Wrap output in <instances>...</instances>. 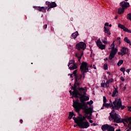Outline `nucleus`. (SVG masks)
Wrapping results in <instances>:
<instances>
[{
	"instance_id": "16",
	"label": "nucleus",
	"mask_w": 131,
	"mask_h": 131,
	"mask_svg": "<svg viewBox=\"0 0 131 131\" xmlns=\"http://www.w3.org/2000/svg\"><path fill=\"white\" fill-rule=\"evenodd\" d=\"M103 107H105L106 108H109V107H112V109H113V107H114V104L111 102V103H107L106 102L103 104Z\"/></svg>"
},
{
	"instance_id": "54",
	"label": "nucleus",
	"mask_w": 131,
	"mask_h": 131,
	"mask_svg": "<svg viewBox=\"0 0 131 131\" xmlns=\"http://www.w3.org/2000/svg\"><path fill=\"white\" fill-rule=\"evenodd\" d=\"M70 77H71V78L73 77V74H70Z\"/></svg>"
},
{
	"instance_id": "8",
	"label": "nucleus",
	"mask_w": 131,
	"mask_h": 131,
	"mask_svg": "<svg viewBox=\"0 0 131 131\" xmlns=\"http://www.w3.org/2000/svg\"><path fill=\"white\" fill-rule=\"evenodd\" d=\"M112 51L110 53V55L108 57L109 60H112L113 58L115 57V55L117 54V52H118V49L117 48H115V45H114V42L111 45Z\"/></svg>"
},
{
	"instance_id": "34",
	"label": "nucleus",
	"mask_w": 131,
	"mask_h": 131,
	"mask_svg": "<svg viewBox=\"0 0 131 131\" xmlns=\"http://www.w3.org/2000/svg\"><path fill=\"white\" fill-rule=\"evenodd\" d=\"M124 31L125 32H128V33H131V30L127 29V28H126L125 30H124Z\"/></svg>"
},
{
	"instance_id": "63",
	"label": "nucleus",
	"mask_w": 131,
	"mask_h": 131,
	"mask_svg": "<svg viewBox=\"0 0 131 131\" xmlns=\"http://www.w3.org/2000/svg\"><path fill=\"white\" fill-rule=\"evenodd\" d=\"M51 30H53V28H51Z\"/></svg>"
},
{
	"instance_id": "7",
	"label": "nucleus",
	"mask_w": 131,
	"mask_h": 131,
	"mask_svg": "<svg viewBox=\"0 0 131 131\" xmlns=\"http://www.w3.org/2000/svg\"><path fill=\"white\" fill-rule=\"evenodd\" d=\"M80 70L83 75V78H84L85 76V73L89 72V66H88V63L83 61L80 67Z\"/></svg>"
},
{
	"instance_id": "27",
	"label": "nucleus",
	"mask_w": 131,
	"mask_h": 131,
	"mask_svg": "<svg viewBox=\"0 0 131 131\" xmlns=\"http://www.w3.org/2000/svg\"><path fill=\"white\" fill-rule=\"evenodd\" d=\"M118 27L119 28H121V29H123V31H124V30L125 29V28H126V27H125L124 25H121L120 24H118Z\"/></svg>"
},
{
	"instance_id": "60",
	"label": "nucleus",
	"mask_w": 131,
	"mask_h": 131,
	"mask_svg": "<svg viewBox=\"0 0 131 131\" xmlns=\"http://www.w3.org/2000/svg\"><path fill=\"white\" fill-rule=\"evenodd\" d=\"M77 125H74V127H76V126H77Z\"/></svg>"
},
{
	"instance_id": "48",
	"label": "nucleus",
	"mask_w": 131,
	"mask_h": 131,
	"mask_svg": "<svg viewBox=\"0 0 131 131\" xmlns=\"http://www.w3.org/2000/svg\"><path fill=\"white\" fill-rule=\"evenodd\" d=\"M76 85L78 86L80 84V83L79 82H76Z\"/></svg>"
},
{
	"instance_id": "31",
	"label": "nucleus",
	"mask_w": 131,
	"mask_h": 131,
	"mask_svg": "<svg viewBox=\"0 0 131 131\" xmlns=\"http://www.w3.org/2000/svg\"><path fill=\"white\" fill-rule=\"evenodd\" d=\"M124 122H126L127 123H128V121H131V117H129L128 119H124Z\"/></svg>"
},
{
	"instance_id": "64",
	"label": "nucleus",
	"mask_w": 131,
	"mask_h": 131,
	"mask_svg": "<svg viewBox=\"0 0 131 131\" xmlns=\"http://www.w3.org/2000/svg\"><path fill=\"white\" fill-rule=\"evenodd\" d=\"M125 89H126V87L124 86V89L125 90Z\"/></svg>"
},
{
	"instance_id": "45",
	"label": "nucleus",
	"mask_w": 131,
	"mask_h": 131,
	"mask_svg": "<svg viewBox=\"0 0 131 131\" xmlns=\"http://www.w3.org/2000/svg\"><path fill=\"white\" fill-rule=\"evenodd\" d=\"M104 26H109V23H106L104 24Z\"/></svg>"
},
{
	"instance_id": "55",
	"label": "nucleus",
	"mask_w": 131,
	"mask_h": 131,
	"mask_svg": "<svg viewBox=\"0 0 131 131\" xmlns=\"http://www.w3.org/2000/svg\"><path fill=\"white\" fill-rule=\"evenodd\" d=\"M117 39L118 40H120V37H118L117 38Z\"/></svg>"
},
{
	"instance_id": "40",
	"label": "nucleus",
	"mask_w": 131,
	"mask_h": 131,
	"mask_svg": "<svg viewBox=\"0 0 131 131\" xmlns=\"http://www.w3.org/2000/svg\"><path fill=\"white\" fill-rule=\"evenodd\" d=\"M102 42L105 45H107V43H108V42H107V41L105 40H102Z\"/></svg>"
},
{
	"instance_id": "13",
	"label": "nucleus",
	"mask_w": 131,
	"mask_h": 131,
	"mask_svg": "<svg viewBox=\"0 0 131 131\" xmlns=\"http://www.w3.org/2000/svg\"><path fill=\"white\" fill-rule=\"evenodd\" d=\"M71 89L72 90H73V95L75 97L79 92V90H78V88H77V85H76V81H75L74 86H72Z\"/></svg>"
},
{
	"instance_id": "24",
	"label": "nucleus",
	"mask_w": 131,
	"mask_h": 131,
	"mask_svg": "<svg viewBox=\"0 0 131 131\" xmlns=\"http://www.w3.org/2000/svg\"><path fill=\"white\" fill-rule=\"evenodd\" d=\"M124 40L125 42H126L127 43H128L129 46H131L130 40L128 39V38H127V37H125L124 39Z\"/></svg>"
},
{
	"instance_id": "4",
	"label": "nucleus",
	"mask_w": 131,
	"mask_h": 131,
	"mask_svg": "<svg viewBox=\"0 0 131 131\" xmlns=\"http://www.w3.org/2000/svg\"><path fill=\"white\" fill-rule=\"evenodd\" d=\"M108 119L110 121L113 120V121L116 123H123V124L125 125V123L124 122V119H121L120 116L115 113V110L114 109H113L112 112L110 113Z\"/></svg>"
},
{
	"instance_id": "17",
	"label": "nucleus",
	"mask_w": 131,
	"mask_h": 131,
	"mask_svg": "<svg viewBox=\"0 0 131 131\" xmlns=\"http://www.w3.org/2000/svg\"><path fill=\"white\" fill-rule=\"evenodd\" d=\"M121 53H122V56H124V55L126 54L127 52H128V49L127 48L123 47L122 50H121Z\"/></svg>"
},
{
	"instance_id": "15",
	"label": "nucleus",
	"mask_w": 131,
	"mask_h": 131,
	"mask_svg": "<svg viewBox=\"0 0 131 131\" xmlns=\"http://www.w3.org/2000/svg\"><path fill=\"white\" fill-rule=\"evenodd\" d=\"M120 6L123 8V9H127L128 7H129V3L128 2H125L123 1L120 3Z\"/></svg>"
},
{
	"instance_id": "6",
	"label": "nucleus",
	"mask_w": 131,
	"mask_h": 131,
	"mask_svg": "<svg viewBox=\"0 0 131 131\" xmlns=\"http://www.w3.org/2000/svg\"><path fill=\"white\" fill-rule=\"evenodd\" d=\"M114 106L113 109L115 110H119V109H121V110H123L124 109V106L122 105V102H121V99L119 98V100L117 101V99H115L114 101H113Z\"/></svg>"
},
{
	"instance_id": "19",
	"label": "nucleus",
	"mask_w": 131,
	"mask_h": 131,
	"mask_svg": "<svg viewBox=\"0 0 131 131\" xmlns=\"http://www.w3.org/2000/svg\"><path fill=\"white\" fill-rule=\"evenodd\" d=\"M81 78H82V75H77V81H76V77H75V81H76V82H77L78 81H79V82H80V81H81Z\"/></svg>"
},
{
	"instance_id": "43",
	"label": "nucleus",
	"mask_w": 131,
	"mask_h": 131,
	"mask_svg": "<svg viewBox=\"0 0 131 131\" xmlns=\"http://www.w3.org/2000/svg\"><path fill=\"white\" fill-rule=\"evenodd\" d=\"M72 95V96L71 98H72V99H73V98H78V97H76L74 96V95L73 94H73Z\"/></svg>"
},
{
	"instance_id": "2",
	"label": "nucleus",
	"mask_w": 131,
	"mask_h": 131,
	"mask_svg": "<svg viewBox=\"0 0 131 131\" xmlns=\"http://www.w3.org/2000/svg\"><path fill=\"white\" fill-rule=\"evenodd\" d=\"M85 48H86V45L85 43L83 42H80L76 44V49L78 50V51H80V54L79 53H76L75 56L77 58H78V64H81V62H80V60L81 59V57L82 56V55H83V51L84 50H85ZM81 50L82 51H81Z\"/></svg>"
},
{
	"instance_id": "37",
	"label": "nucleus",
	"mask_w": 131,
	"mask_h": 131,
	"mask_svg": "<svg viewBox=\"0 0 131 131\" xmlns=\"http://www.w3.org/2000/svg\"><path fill=\"white\" fill-rule=\"evenodd\" d=\"M120 71H122V72L124 73V72H125V68H124V67L121 68Z\"/></svg>"
},
{
	"instance_id": "12",
	"label": "nucleus",
	"mask_w": 131,
	"mask_h": 131,
	"mask_svg": "<svg viewBox=\"0 0 131 131\" xmlns=\"http://www.w3.org/2000/svg\"><path fill=\"white\" fill-rule=\"evenodd\" d=\"M78 126H79L80 128H88V127H90V123L87 121L84 122H79Z\"/></svg>"
},
{
	"instance_id": "10",
	"label": "nucleus",
	"mask_w": 131,
	"mask_h": 131,
	"mask_svg": "<svg viewBox=\"0 0 131 131\" xmlns=\"http://www.w3.org/2000/svg\"><path fill=\"white\" fill-rule=\"evenodd\" d=\"M113 78L110 79L106 82L105 80H102L101 84V88H110V82H113Z\"/></svg>"
},
{
	"instance_id": "9",
	"label": "nucleus",
	"mask_w": 131,
	"mask_h": 131,
	"mask_svg": "<svg viewBox=\"0 0 131 131\" xmlns=\"http://www.w3.org/2000/svg\"><path fill=\"white\" fill-rule=\"evenodd\" d=\"M84 110V113L86 115L89 116H86L87 119L91 120L92 119V114L93 113V107H84L83 109Z\"/></svg>"
},
{
	"instance_id": "26",
	"label": "nucleus",
	"mask_w": 131,
	"mask_h": 131,
	"mask_svg": "<svg viewBox=\"0 0 131 131\" xmlns=\"http://www.w3.org/2000/svg\"><path fill=\"white\" fill-rule=\"evenodd\" d=\"M73 120H74L75 123H76L77 125H78V123H79V120H78V117L76 118L75 117L73 118Z\"/></svg>"
},
{
	"instance_id": "53",
	"label": "nucleus",
	"mask_w": 131,
	"mask_h": 131,
	"mask_svg": "<svg viewBox=\"0 0 131 131\" xmlns=\"http://www.w3.org/2000/svg\"><path fill=\"white\" fill-rule=\"evenodd\" d=\"M107 74H108V75H111V74L110 73V72H107Z\"/></svg>"
},
{
	"instance_id": "39",
	"label": "nucleus",
	"mask_w": 131,
	"mask_h": 131,
	"mask_svg": "<svg viewBox=\"0 0 131 131\" xmlns=\"http://www.w3.org/2000/svg\"><path fill=\"white\" fill-rule=\"evenodd\" d=\"M47 27H48V25H45L43 26V29H47Z\"/></svg>"
},
{
	"instance_id": "11",
	"label": "nucleus",
	"mask_w": 131,
	"mask_h": 131,
	"mask_svg": "<svg viewBox=\"0 0 131 131\" xmlns=\"http://www.w3.org/2000/svg\"><path fill=\"white\" fill-rule=\"evenodd\" d=\"M101 129L103 131H114L115 130V128H114L113 126H111V125H108V124H105L101 126Z\"/></svg>"
},
{
	"instance_id": "35",
	"label": "nucleus",
	"mask_w": 131,
	"mask_h": 131,
	"mask_svg": "<svg viewBox=\"0 0 131 131\" xmlns=\"http://www.w3.org/2000/svg\"><path fill=\"white\" fill-rule=\"evenodd\" d=\"M103 68L104 70H107L108 69V64L107 63H105L103 66Z\"/></svg>"
},
{
	"instance_id": "21",
	"label": "nucleus",
	"mask_w": 131,
	"mask_h": 131,
	"mask_svg": "<svg viewBox=\"0 0 131 131\" xmlns=\"http://www.w3.org/2000/svg\"><path fill=\"white\" fill-rule=\"evenodd\" d=\"M118 94V90L117 89L115 88V90H114L113 94H112V97H117Z\"/></svg>"
},
{
	"instance_id": "23",
	"label": "nucleus",
	"mask_w": 131,
	"mask_h": 131,
	"mask_svg": "<svg viewBox=\"0 0 131 131\" xmlns=\"http://www.w3.org/2000/svg\"><path fill=\"white\" fill-rule=\"evenodd\" d=\"M104 29L105 33H107L108 35H111V32L110 31V30H109V29L106 28V27H104Z\"/></svg>"
},
{
	"instance_id": "20",
	"label": "nucleus",
	"mask_w": 131,
	"mask_h": 131,
	"mask_svg": "<svg viewBox=\"0 0 131 131\" xmlns=\"http://www.w3.org/2000/svg\"><path fill=\"white\" fill-rule=\"evenodd\" d=\"M69 69H70V70H74L75 69H77V64L75 63L73 64L72 66H70L69 67Z\"/></svg>"
},
{
	"instance_id": "57",
	"label": "nucleus",
	"mask_w": 131,
	"mask_h": 131,
	"mask_svg": "<svg viewBox=\"0 0 131 131\" xmlns=\"http://www.w3.org/2000/svg\"><path fill=\"white\" fill-rule=\"evenodd\" d=\"M129 124H131V121H128Z\"/></svg>"
},
{
	"instance_id": "47",
	"label": "nucleus",
	"mask_w": 131,
	"mask_h": 131,
	"mask_svg": "<svg viewBox=\"0 0 131 131\" xmlns=\"http://www.w3.org/2000/svg\"><path fill=\"white\" fill-rule=\"evenodd\" d=\"M89 122H90V123H93V122H94V121L92 120H89Z\"/></svg>"
},
{
	"instance_id": "56",
	"label": "nucleus",
	"mask_w": 131,
	"mask_h": 131,
	"mask_svg": "<svg viewBox=\"0 0 131 131\" xmlns=\"http://www.w3.org/2000/svg\"><path fill=\"white\" fill-rule=\"evenodd\" d=\"M117 18H118V16H116L115 17V20H117Z\"/></svg>"
},
{
	"instance_id": "44",
	"label": "nucleus",
	"mask_w": 131,
	"mask_h": 131,
	"mask_svg": "<svg viewBox=\"0 0 131 131\" xmlns=\"http://www.w3.org/2000/svg\"><path fill=\"white\" fill-rule=\"evenodd\" d=\"M69 93H70V95H73V92H72L71 90L69 91Z\"/></svg>"
},
{
	"instance_id": "30",
	"label": "nucleus",
	"mask_w": 131,
	"mask_h": 131,
	"mask_svg": "<svg viewBox=\"0 0 131 131\" xmlns=\"http://www.w3.org/2000/svg\"><path fill=\"white\" fill-rule=\"evenodd\" d=\"M77 70H75L73 72V74L74 75L75 77H76V81L77 80Z\"/></svg>"
},
{
	"instance_id": "52",
	"label": "nucleus",
	"mask_w": 131,
	"mask_h": 131,
	"mask_svg": "<svg viewBox=\"0 0 131 131\" xmlns=\"http://www.w3.org/2000/svg\"><path fill=\"white\" fill-rule=\"evenodd\" d=\"M91 125H93L94 126H96V123H94L91 124Z\"/></svg>"
},
{
	"instance_id": "59",
	"label": "nucleus",
	"mask_w": 131,
	"mask_h": 131,
	"mask_svg": "<svg viewBox=\"0 0 131 131\" xmlns=\"http://www.w3.org/2000/svg\"><path fill=\"white\" fill-rule=\"evenodd\" d=\"M104 106H103L102 105V107H101V110L104 109Z\"/></svg>"
},
{
	"instance_id": "46",
	"label": "nucleus",
	"mask_w": 131,
	"mask_h": 131,
	"mask_svg": "<svg viewBox=\"0 0 131 131\" xmlns=\"http://www.w3.org/2000/svg\"><path fill=\"white\" fill-rule=\"evenodd\" d=\"M129 71H130V70H129V69H127L126 70V72H127V73H129Z\"/></svg>"
},
{
	"instance_id": "25",
	"label": "nucleus",
	"mask_w": 131,
	"mask_h": 131,
	"mask_svg": "<svg viewBox=\"0 0 131 131\" xmlns=\"http://www.w3.org/2000/svg\"><path fill=\"white\" fill-rule=\"evenodd\" d=\"M78 35V32L76 31L75 33H73L72 34V36L73 38H74V39H75V38H76V37H77V36Z\"/></svg>"
},
{
	"instance_id": "51",
	"label": "nucleus",
	"mask_w": 131,
	"mask_h": 131,
	"mask_svg": "<svg viewBox=\"0 0 131 131\" xmlns=\"http://www.w3.org/2000/svg\"><path fill=\"white\" fill-rule=\"evenodd\" d=\"M20 123H23V120H22V119L20 120Z\"/></svg>"
},
{
	"instance_id": "38",
	"label": "nucleus",
	"mask_w": 131,
	"mask_h": 131,
	"mask_svg": "<svg viewBox=\"0 0 131 131\" xmlns=\"http://www.w3.org/2000/svg\"><path fill=\"white\" fill-rule=\"evenodd\" d=\"M103 103H106L107 102V98H106V97L103 96Z\"/></svg>"
},
{
	"instance_id": "58",
	"label": "nucleus",
	"mask_w": 131,
	"mask_h": 131,
	"mask_svg": "<svg viewBox=\"0 0 131 131\" xmlns=\"http://www.w3.org/2000/svg\"><path fill=\"white\" fill-rule=\"evenodd\" d=\"M108 26H109V27H112V25L110 24Z\"/></svg>"
},
{
	"instance_id": "14",
	"label": "nucleus",
	"mask_w": 131,
	"mask_h": 131,
	"mask_svg": "<svg viewBox=\"0 0 131 131\" xmlns=\"http://www.w3.org/2000/svg\"><path fill=\"white\" fill-rule=\"evenodd\" d=\"M96 45L97 47L101 50H105L106 48V46L102 44V42L101 41L100 39H98L96 42Z\"/></svg>"
},
{
	"instance_id": "49",
	"label": "nucleus",
	"mask_w": 131,
	"mask_h": 131,
	"mask_svg": "<svg viewBox=\"0 0 131 131\" xmlns=\"http://www.w3.org/2000/svg\"><path fill=\"white\" fill-rule=\"evenodd\" d=\"M104 79H106V80H107V76H104Z\"/></svg>"
},
{
	"instance_id": "36",
	"label": "nucleus",
	"mask_w": 131,
	"mask_h": 131,
	"mask_svg": "<svg viewBox=\"0 0 131 131\" xmlns=\"http://www.w3.org/2000/svg\"><path fill=\"white\" fill-rule=\"evenodd\" d=\"M93 103H94V101H93V100H90V101L87 102V104L90 105L93 104Z\"/></svg>"
},
{
	"instance_id": "62",
	"label": "nucleus",
	"mask_w": 131,
	"mask_h": 131,
	"mask_svg": "<svg viewBox=\"0 0 131 131\" xmlns=\"http://www.w3.org/2000/svg\"><path fill=\"white\" fill-rule=\"evenodd\" d=\"M94 69H97V68L96 67H94Z\"/></svg>"
},
{
	"instance_id": "41",
	"label": "nucleus",
	"mask_w": 131,
	"mask_h": 131,
	"mask_svg": "<svg viewBox=\"0 0 131 131\" xmlns=\"http://www.w3.org/2000/svg\"><path fill=\"white\" fill-rule=\"evenodd\" d=\"M120 79H121V80H122V81H124V78H123V77H122V76H121V77H120Z\"/></svg>"
},
{
	"instance_id": "29",
	"label": "nucleus",
	"mask_w": 131,
	"mask_h": 131,
	"mask_svg": "<svg viewBox=\"0 0 131 131\" xmlns=\"http://www.w3.org/2000/svg\"><path fill=\"white\" fill-rule=\"evenodd\" d=\"M73 115H74V113L70 112L68 117L69 119H72V117H73Z\"/></svg>"
},
{
	"instance_id": "5",
	"label": "nucleus",
	"mask_w": 131,
	"mask_h": 131,
	"mask_svg": "<svg viewBox=\"0 0 131 131\" xmlns=\"http://www.w3.org/2000/svg\"><path fill=\"white\" fill-rule=\"evenodd\" d=\"M78 91L79 92L75 97L78 98L80 96L85 102V101H89V100H90V97L86 96L88 90H85L84 88L82 87H78Z\"/></svg>"
},
{
	"instance_id": "22",
	"label": "nucleus",
	"mask_w": 131,
	"mask_h": 131,
	"mask_svg": "<svg viewBox=\"0 0 131 131\" xmlns=\"http://www.w3.org/2000/svg\"><path fill=\"white\" fill-rule=\"evenodd\" d=\"M124 8H123L122 7H119L118 9V14H119V15H121V14H123V13H124Z\"/></svg>"
},
{
	"instance_id": "33",
	"label": "nucleus",
	"mask_w": 131,
	"mask_h": 131,
	"mask_svg": "<svg viewBox=\"0 0 131 131\" xmlns=\"http://www.w3.org/2000/svg\"><path fill=\"white\" fill-rule=\"evenodd\" d=\"M127 19L131 21V13H128L127 14Z\"/></svg>"
},
{
	"instance_id": "18",
	"label": "nucleus",
	"mask_w": 131,
	"mask_h": 131,
	"mask_svg": "<svg viewBox=\"0 0 131 131\" xmlns=\"http://www.w3.org/2000/svg\"><path fill=\"white\" fill-rule=\"evenodd\" d=\"M79 122H83L86 121V116L83 117H78Z\"/></svg>"
},
{
	"instance_id": "1",
	"label": "nucleus",
	"mask_w": 131,
	"mask_h": 131,
	"mask_svg": "<svg viewBox=\"0 0 131 131\" xmlns=\"http://www.w3.org/2000/svg\"><path fill=\"white\" fill-rule=\"evenodd\" d=\"M73 107L76 113H79L81 109L83 110L84 108H88L86 102L80 96L76 100H73Z\"/></svg>"
},
{
	"instance_id": "61",
	"label": "nucleus",
	"mask_w": 131,
	"mask_h": 131,
	"mask_svg": "<svg viewBox=\"0 0 131 131\" xmlns=\"http://www.w3.org/2000/svg\"><path fill=\"white\" fill-rule=\"evenodd\" d=\"M93 67V66L91 65L90 66V68H92Z\"/></svg>"
},
{
	"instance_id": "42",
	"label": "nucleus",
	"mask_w": 131,
	"mask_h": 131,
	"mask_svg": "<svg viewBox=\"0 0 131 131\" xmlns=\"http://www.w3.org/2000/svg\"><path fill=\"white\" fill-rule=\"evenodd\" d=\"M118 55H121V56H123V55H123L122 52H118Z\"/></svg>"
},
{
	"instance_id": "50",
	"label": "nucleus",
	"mask_w": 131,
	"mask_h": 131,
	"mask_svg": "<svg viewBox=\"0 0 131 131\" xmlns=\"http://www.w3.org/2000/svg\"><path fill=\"white\" fill-rule=\"evenodd\" d=\"M104 61H108V58H105L104 59Z\"/></svg>"
},
{
	"instance_id": "28",
	"label": "nucleus",
	"mask_w": 131,
	"mask_h": 131,
	"mask_svg": "<svg viewBox=\"0 0 131 131\" xmlns=\"http://www.w3.org/2000/svg\"><path fill=\"white\" fill-rule=\"evenodd\" d=\"M74 64H75V60L72 59V60H70L68 66V67H69L70 66V65H74Z\"/></svg>"
},
{
	"instance_id": "32",
	"label": "nucleus",
	"mask_w": 131,
	"mask_h": 131,
	"mask_svg": "<svg viewBox=\"0 0 131 131\" xmlns=\"http://www.w3.org/2000/svg\"><path fill=\"white\" fill-rule=\"evenodd\" d=\"M123 64V60H120L117 63L118 66H121Z\"/></svg>"
},
{
	"instance_id": "3",
	"label": "nucleus",
	"mask_w": 131,
	"mask_h": 131,
	"mask_svg": "<svg viewBox=\"0 0 131 131\" xmlns=\"http://www.w3.org/2000/svg\"><path fill=\"white\" fill-rule=\"evenodd\" d=\"M46 5L48 6L46 8L45 7H40V6H33L34 9L36 10L37 11H39V12H42L43 13H46V10H47L48 12H50L51 11V8H56L57 7V4L55 2L50 3L49 2H46Z\"/></svg>"
}]
</instances>
